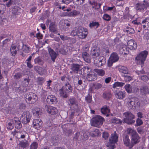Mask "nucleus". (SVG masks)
Returning <instances> with one entry per match:
<instances>
[{"label": "nucleus", "mask_w": 149, "mask_h": 149, "mask_svg": "<svg viewBox=\"0 0 149 149\" xmlns=\"http://www.w3.org/2000/svg\"><path fill=\"white\" fill-rule=\"evenodd\" d=\"M63 87V88H64L65 91H66V93H67L68 94L69 93H72V88L69 83H66L65 85V86Z\"/></svg>", "instance_id": "obj_26"}, {"label": "nucleus", "mask_w": 149, "mask_h": 149, "mask_svg": "<svg viewBox=\"0 0 149 149\" xmlns=\"http://www.w3.org/2000/svg\"><path fill=\"white\" fill-rule=\"evenodd\" d=\"M125 84V83L123 82H115L113 85V88H115L117 86L122 87Z\"/></svg>", "instance_id": "obj_47"}, {"label": "nucleus", "mask_w": 149, "mask_h": 149, "mask_svg": "<svg viewBox=\"0 0 149 149\" xmlns=\"http://www.w3.org/2000/svg\"><path fill=\"white\" fill-rule=\"evenodd\" d=\"M125 116L124 122L128 125H132L134 123L135 116L130 111H127L123 113Z\"/></svg>", "instance_id": "obj_3"}, {"label": "nucleus", "mask_w": 149, "mask_h": 149, "mask_svg": "<svg viewBox=\"0 0 149 149\" xmlns=\"http://www.w3.org/2000/svg\"><path fill=\"white\" fill-rule=\"evenodd\" d=\"M31 119V116L29 111H24L21 117L22 122L24 124H27L29 123Z\"/></svg>", "instance_id": "obj_8"}, {"label": "nucleus", "mask_w": 149, "mask_h": 149, "mask_svg": "<svg viewBox=\"0 0 149 149\" xmlns=\"http://www.w3.org/2000/svg\"><path fill=\"white\" fill-rule=\"evenodd\" d=\"M24 97L26 102L30 104H34L38 100L37 95L32 92L26 93L24 95Z\"/></svg>", "instance_id": "obj_2"}, {"label": "nucleus", "mask_w": 149, "mask_h": 149, "mask_svg": "<svg viewBox=\"0 0 149 149\" xmlns=\"http://www.w3.org/2000/svg\"><path fill=\"white\" fill-rule=\"evenodd\" d=\"M148 87L145 85H143L141 86L140 91L141 94L142 95H146L149 91Z\"/></svg>", "instance_id": "obj_21"}, {"label": "nucleus", "mask_w": 149, "mask_h": 149, "mask_svg": "<svg viewBox=\"0 0 149 149\" xmlns=\"http://www.w3.org/2000/svg\"><path fill=\"white\" fill-rule=\"evenodd\" d=\"M46 101L47 103L50 104H55L57 102L56 97L55 96L52 95H48Z\"/></svg>", "instance_id": "obj_11"}, {"label": "nucleus", "mask_w": 149, "mask_h": 149, "mask_svg": "<svg viewBox=\"0 0 149 149\" xmlns=\"http://www.w3.org/2000/svg\"><path fill=\"white\" fill-rule=\"evenodd\" d=\"M37 80L38 84L41 85H42L45 81V79L42 77H38Z\"/></svg>", "instance_id": "obj_42"}, {"label": "nucleus", "mask_w": 149, "mask_h": 149, "mask_svg": "<svg viewBox=\"0 0 149 149\" xmlns=\"http://www.w3.org/2000/svg\"><path fill=\"white\" fill-rule=\"evenodd\" d=\"M136 125L137 126H139L141 125L143 123V121H142V120L141 119L139 118L137 119V120L136 121Z\"/></svg>", "instance_id": "obj_61"}, {"label": "nucleus", "mask_w": 149, "mask_h": 149, "mask_svg": "<svg viewBox=\"0 0 149 149\" xmlns=\"http://www.w3.org/2000/svg\"><path fill=\"white\" fill-rule=\"evenodd\" d=\"M100 49L96 47H93L92 48L91 50V54L94 58L98 57L100 56Z\"/></svg>", "instance_id": "obj_15"}, {"label": "nucleus", "mask_w": 149, "mask_h": 149, "mask_svg": "<svg viewBox=\"0 0 149 149\" xmlns=\"http://www.w3.org/2000/svg\"><path fill=\"white\" fill-rule=\"evenodd\" d=\"M49 53L53 62L55 61V59L57 57V54L51 48L48 49Z\"/></svg>", "instance_id": "obj_22"}, {"label": "nucleus", "mask_w": 149, "mask_h": 149, "mask_svg": "<svg viewBox=\"0 0 149 149\" xmlns=\"http://www.w3.org/2000/svg\"><path fill=\"white\" fill-rule=\"evenodd\" d=\"M85 100L88 103H91L92 101V96L89 94H88V95L86 97Z\"/></svg>", "instance_id": "obj_62"}, {"label": "nucleus", "mask_w": 149, "mask_h": 149, "mask_svg": "<svg viewBox=\"0 0 149 149\" xmlns=\"http://www.w3.org/2000/svg\"><path fill=\"white\" fill-rule=\"evenodd\" d=\"M139 77L144 82H146L148 80V77L146 75L139 76Z\"/></svg>", "instance_id": "obj_55"}, {"label": "nucleus", "mask_w": 149, "mask_h": 149, "mask_svg": "<svg viewBox=\"0 0 149 149\" xmlns=\"http://www.w3.org/2000/svg\"><path fill=\"white\" fill-rule=\"evenodd\" d=\"M128 47L130 49L135 50L137 47V44L133 40H129L127 43Z\"/></svg>", "instance_id": "obj_13"}, {"label": "nucleus", "mask_w": 149, "mask_h": 149, "mask_svg": "<svg viewBox=\"0 0 149 149\" xmlns=\"http://www.w3.org/2000/svg\"><path fill=\"white\" fill-rule=\"evenodd\" d=\"M111 121L112 123H116L117 124L121 123V122L120 120L116 118H113L111 119Z\"/></svg>", "instance_id": "obj_49"}, {"label": "nucleus", "mask_w": 149, "mask_h": 149, "mask_svg": "<svg viewBox=\"0 0 149 149\" xmlns=\"http://www.w3.org/2000/svg\"><path fill=\"white\" fill-rule=\"evenodd\" d=\"M77 5H79L83 3L84 0H72Z\"/></svg>", "instance_id": "obj_59"}, {"label": "nucleus", "mask_w": 149, "mask_h": 149, "mask_svg": "<svg viewBox=\"0 0 149 149\" xmlns=\"http://www.w3.org/2000/svg\"><path fill=\"white\" fill-rule=\"evenodd\" d=\"M126 48L127 47L125 45H122L119 49V53L120 54H123L124 51L126 49Z\"/></svg>", "instance_id": "obj_51"}, {"label": "nucleus", "mask_w": 149, "mask_h": 149, "mask_svg": "<svg viewBox=\"0 0 149 149\" xmlns=\"http://www.w3.org/2000/svg\"><path fill=\"white\" fill-rule=\"evenodd\" d=\"M34 62L36 64L37 63L40 65H42L44 63L43 61L39 57L36 58L34 60Z\"/></svg>", "instance_id": "obj_40"}, {"label": "nucleus", "mask_w": 149, "mask_h": 149, "mask_svg": "<svg viewBox=\"0 0 149 149\" xmlns=\"http://www.w3.org/2000/svg\"><path fill=\"white\" fill-rule=\"evenodd\" d=\"M56 27L55 22H51L49 27L50 31L52 32L56 33L57 30Z\"/></svg>", "instance_id": "obj_23"}, {"label": "nucleus", "mask_w": 149, "mask_h": 149, "mask_svg": "<svg viewBox=\"0 0 149 149\" xmlns=\"http://www.w3.org/2000/svg\"><path fill=\"white\" fill-rule=\"evenodd\" d=\"M92 71L91 69L88 66L85 67L80 69V73H79L81 75H83L84 76H87Z\"/></svg>", "instance_id": "obj_12"}, {"label": "nucleus", "mask_w": 149, "mask_h": 149, "mask_svg": "<svg viewBox=\"0 0 149 149\" xmlns=\"http://www.w3.org/2000/svg\"><path fill=\"white\" fill-rule=\"evenodd\" d=\"M34 69L36 72L41 75H43L44 72V69L38 66L34 67Z\"/></svg>", "instance_id": "obj_28"}, {"label": "nucleus", "mask_w": 149, "mask_h": 149, "mask_svg": "<svg viewBox=\"0 0 149 149\" xmlns=\"http://www.w3.org/2000/svg\"><path fill=\"white\" fill-rule=\"evenodd\" d=\"M138 102V99L136 97L128 98L127 103L128 107L129 109H135L136 105Z\"/></svg>", "instance_id": "obj_7"}, {"label": "nucleus", "mask_w": 149, "mask_h": 149, "mask_svg": "<svg viewBox=\"0 0 149 149\" xmlns=\"http://www.w3.org/2000/svg\"><path fill=\"white\" fill-rule=\"evenodd\" d=\"M76 99L74 97L70 98L69 100V104H76Z\"/></svg>", "instance_id": "obj_56"}, {"label": "nucleus", "mask_w": 149, "mask_h": 149, "mask_svg": "<svg viewBox=\"0 0 149 149\" xmlns=\"http://www.w3.org/2000/svg\"><path fill=\"white\" fill-rule=\"evenodd\" d=\"M115 95L118 96V98L120 99H123L125 97V93L120 91L116 93Z\"/></svg>", "instance_id": "obj_37"}, {"label": "nucleus", "mask_w": 149, "mask_h": 149, "mask_svg": "<svg viewBox=\"0 0 149 149\" xmlns=\"http://www.w3.org/2000/svg\"><path fill=\"white\" fill-rule=\"evenodd\" d=\"M42 122L41 120H40L39 119H36L33 121V126L36 129L39 130L42 127Z\"/></svg>", "instance_id": "obj_18"}, {"label": "nucleus", "mask_w": 149, "mask_h": 149, "mask_svg": "<svg viewBox=\"0 0 149 149\" xmlns=\"http://www.w3.org/2000/svg\"><path fill=\"white\" fill-rule=\"evenodd\" d=\"M124 77L125 81L126 82H129L132 79V77L130 76L123 74L122 75Z\"/></svg>", "instance_id": "obj_45"}, {"label": "nucleus", "mask_w": 149, "mask_h": 149, "mask_svg": "<svg viewBox=\"0 0 149 149\" xmlns=\"http://www.w3.org/2000/svg\"><path fill=\"white\" fill-rule=\"evenodd\" d=\"M94 63L96 64V65L100 66L104 64L106 62V60L104 56L100 57L99 59L96 58L94 61Z\"/></svg>", "instance_id": "obj_14"}, {"label": "nucleus", "mask_w": 149, "mask_h": 149, "mask_svg": "<svg viewBox=\"0 0 149 149\" xmlns=\"http://www.w3.org/2000/svg\"><path fill=\"white\" fill-rule=\"evenodd\" d=\"M127 132L131 136V146L133 147L140 142L141 137L136 131L132 128H128L127 129Z\"/></svg>", "instance_id": "obj_1"}, {"label": "nucleus", "mask_w": 149, "mask_h": 149, "mask_svg": "<svg viewBox=\"0 0 149 149\" xmlns=\"http://www.w3.org/2000/svg\"><path fill=\"white\" fill-rule=\"evenodd\" d=\"M78 28H75L73 30L71 31V34L74 36H75L77 35L78 36V33H77V32H78Z\"/></svg>", "instance_id": "obj_52"}, {"label": "nucleus", "mask_w": 149, "mask_h": 149, "mask_svg": "<svg viewBox=\"0 0 149 149\" xmlns=\"http://www.w3.org/2000/svg\"><path fill=\"white\" fill-rule=\"evenodd\" d=\"M103 96L104 99L107 100L109 99L111 97V93H104Z\"/></svg>", "instance_id": "obj_50"}, {"label": "nucleus", "mask_w": 149, "mask_h": 149, "mask_svg": "<svg viewBox=\"0 0 149 149\" xmlns=\"http://www.w3.org/2000/svg\"><path fill=\"white\" fill-rule=\"evenodd\" d=\"M102 86L101 84L99 83H94L92 84V88L95 89H98L100 88Z\"/></svg>", "instance_id": "obj_41"}, {"label": "nucleus", "mask_w": 149, "mask_h": 149, "mask_svg": "<svg viewBox=\"0 0 149 149\" xmlns=\"http://www.w3.org/2000/svg\"><path fill=\"white\" fill-rule=\"evenodd\" d=\"M17 49L16 46L13 45H12L10 48V51L13 56H14L17 54Z\"/></svg>", "instance_id": "obj_34"}, {"label": "nucleus", "mask_w": 149, "mask_h": 149, "mask_svg": "<svg viewBox=\"0 0 149 149\" xmlns=\"http://www.w3.org/2000/svg\"><path fill=\"white\" fill-rule=\"evenodd\" d=\"M86 79L88 81H95L97 79V75L94 72L92 71L86 77Z\"/></svg>", "instance_id": "obj_16"}, {"label": "nucleus", "mask_w": 149, "mask_h": 149, "mask_svg": "<svg viewBox=\"0 0 149 149\" xmlns=\"http://www.w3.org/2000/svg\"><path fill=\"white\" fill-rule=\"evenodd\" d=\"M137 131L139 134H143L144 133V131L141 127H139L137 128Z\"/></svg>", "instance_id": "obj_64"}, {"label": "nucleus", "mask_w": 149, "mask_h": 149, "mask_svg": "<svg viewBox=\"0 0 149 149\" xmlns=\"http://www.w3.org/2000/svg\"><path fill=\"white\" fill-rule=\"evenodd\" d=\"M38 147V144L36 142H33L30 146V149H36Z\"/></svg>", "instance_id": "obj_60"}, {"label": "nucleus", "mask_w": 149, "mask_h": 149, "mask_svg": "<svg viewBox=\"0 0 149 149\" xmlns=\"http://www.w3.org/2000/svg\"><path fill=\"white\" fill-rule=\"evenodd\" d=\"M63 88L64 87H62L59 90V95L61 97L64 98H66L68 97V94L67 93H66V91H65V89Z\"/></svg>", "instance_id": "obj_25"}, {"label": "nucleus", "mask_w": 149, "mask_h": 149, "mask_svg": "<svg viewBox=\"0 0 149 149\" xmlns=\"http://www.w3.org/2000/svg\"><path fill=\"white\" fill-rule=\"evenodd\" d=\"M18 4L17 0H10L8 3H7L5 5L8 7H9L12 5H16Z\"/></svg>", "instance_id": "obj_32"}, {"label": "nucleus", "mask_w": 149, "mask_h": 149, "mask_svg": "<svg viewBox=\"0 0 149 149\" xmlns=\"http://www.w3.org/2000/svg\"><path fill=\"white\" fill-rule=\"evenodd\" d=\"M52 141L53 145H56L59 141L58 138L57 136H54L52 138Z\"/></svg>", "instance_id": "obj_44"}, {"label": "nucleus", "mask_w": 149, "mask_h": 149, "mask_svg": "<svg viewBox=\"0 0 149 149\" xmlns=\"http://www.w3.org/2000/svg\"><path fill=\"white\" fill-rule=\"evenodd\" d=\"M102 52L103 55H107L108 53H109V48L107 47H104L102 49Z\"/></svg>", "instance_id": "obj_46"}, {"label": "nucleus", "mask_w": 149, "mask_h": 149, "mask_svg": "<svg viewBox=\"0 0 149 149\" xmlns=\"http://www.w3.org/2000/svg\"><path fill=\"white\" fill-rule=\"evenodd\" d=\"M10 59H8V58H3L2 60V64L4 65H6L8 63H10L11 62L10 60Z\"/></svg>", "instance_id": "obj_48"}, {"label": "nucleus", "mask_w": 149, "mask_h": 149, "mask_svg": "<svg viewBox=\"0 0 149 149\" xmlns=\"http://www.w3.org/2000/svg\"><path fill=\"white\" fill-rule=\"evenodd\" d=\"M104 120V118L98 115H96L91 119L92 125L99 127L102 125Z\"/></svg>", "instance_id": "obj_4"}, {"label": "nucleus", "mask_w": 149, "mask_h": 149, "mask_svg": "<svg viewBox=\"0 0 149 149\" xmlns=\"http://www.w3.org/2000/svg\"><path fill=\"white\" fill-rule=\"evenodd\" d=\"M75 106L76 107V108H75V109H74V111H72L71 112L70 114V117L71 118H73L74 116V114H75V113L74 111L75 110L77 112L78 111V109H77V105L76 104L75 105Z\"/></svg>", "instance_id": "obj_58"}, {"label": "nucleus", "mask_w": 149, "mask_h": 149, "mask_svg": "<svg viewBox=\"0 0 149 149\" xmlns=\"http://www.w3.org/2000/svg\"><path fill=\"white\" fill-rule=\"evenodd\" d=\"M148 6V4L147 3H137L135 6L136 9L137 10L143 11L145 9H146Z\"/></svg>", "instance_id": "obj_17"}, {"label": "nucleus", "mask_w": 149, "mask_h": 149, "mask_svg": "<svg viewBox=\"0 0 149 149\" xmlns=\"http://www.w3.org/2000/svg\"><path fill=\"white\" fill-rule=\"evenodd\" d=\"M125 88L126 91L129 93H136L139 91V89L137 87L129 84H126Z\"/></svg>", "instance_id": "obj_9"}, {"label": "nucleus", "mask_w": 149, "mask_h": 149, "mask_svg": "<svg viewBox=\"0 0 149 149\" xmlns=\"http://www.w3.org/2000/svg\"><path fill=\"white\" fill-rule=\"evenodd\" d=\"M101 134V133L98 129H96L90 133L91 135L93 137L98 136Z\"/></svg>", "instance_id": "obj_30"}, {"label": "nucleus", "mask_w": 149, "mask_h": 149, "mask_svg": "<svg viewBox=\"0 0 149 149\" xmlns=\"http://www.w3.org/2000/svg\"><path fill=\"white\" fill-rule=\"evenodd\" d=\"M119 71L121 73L124 74H127L128 73V71L126 67L123 66H120L119 68Z\"/></svg>", "instance_id": "obj_35"}, {"label": "nucleus", "mask_w": 149, "mask_h": 149, "mask_svg": "<svg viewBox=\"0 0 149 149\" xmlns=\"http://www.w3.org/2000/svg\"><path fill=\"white\" fill-rule=\"evenodd\" d=\"M123 141L124 144L127 146L129 147V148L131 149L132 146H131V141H130L129 137L127 135H126L123 137Z\"/></svg>", "instance_id": "obj_20"}, {"label": "nucleus", "mask_w": 149, "mask_h": 149, "mask_svg": "<svg viewBox=\"0 0 149 149\" xmlns=\"http://www.w3.org/2000/svg\"><path fill=\"white\" fill-rule=\"evenodd\" d=\"M33 115L36 116V117H38L39 116V115L41 113V112L40 110L36 111L35 110H33Z\"/></svg>", "instance_id": "obj_57"}, {"label": "nucleus", "mask_w": 149, "mask_h": 149, "mask_svg": "<svg viewBox=\"0 0 149 149\" xmlns=\"http://www.w3.org/2000/svg\"><path fill=\"white\" fill-rule=\"evenodd\" d=\"M78 37L81 39H83L85 38L86 36V33H84V28L81 27H78Z\"/></svg>", "instance_id": "obj_19"}, {"label": "nucleus", "mask_w": 149, "mask_h": 149, "mask_svg": "<svg viewBox=\"0 0 149 149\" xmlns=\"http://www.w3.org/2000/svg\"><path fill=\"white\" fill-rule=\"evenodd\" d=\"M93 71L100 76H103L105 74L104 71L102 69H95L93 70Z\"/></svg>", "instance_id": "obj_36"}, {"label": "nucleus", "mask_w": 149, "mask_h": 149, "mask_svg": "<svg viewBox=\"0 0 149 149\" xmlns=\"http://www.w3.org/2000/svg\"><path fill=\"white\" fill-rule=\"evenodd\" d=\"M110 58L112 61L115 62L118 61L119 57L116 53L113 52L110 56Z\"/></svg>", "instance_id": "obj_27"}, {"label": "nucleus", "mask_w": 149, "mask_h": 149, "mask_svg": "<svg viewBox=\"0 0 149 149\" xmlns=\"http://www.w3.org/2000/svg\"><path fill=\"white\" fill-rule=\"evenodd\" d=\"M47 112L52 115H54L56 114L57 112L56 108L52 106H49L47 110Z\"/></svg>", "instance_id": "obj_24"}, {"label": "nucleus", "mask_w": 149, "mask_h": 149, "mask_svg": "<svg viewBox=\"0 0 149 149\" xmlns=\"http://www.w3.org/2000/svg\"><path fill=\"white\" fill-rule=\"evenodd\" d=\"M109 107L106 105H104L101 108V112L103 114H106L109 112Z\"/></svg>", "instance_id": "obj_38"}, {"label": "nucleus", "mask_w": 149, "mask_h": 149, "mask_svg": "<svg viewBox=\"0 0 149 149\" xmlns=\"http://www.w3.org/2000/svg\"><path fill=\"white\" fill-rule=\"evenodd\" d=\"M103 18L105 20L109 21L111 19V17L110 16L107 14H104L103 17Z\"/></svg>", "instance_id": "obj_63"}, {"label": "nucleus", "mask_w": 149, "mask_h": 149, "mask_svg": "<svg viewBox=\"0 0 149 149\" xmlns=\"http://www.w3.org/2000/svg\"><path fill=\"white\" fill-rule=\"evenodd\" d=\"M80 65L77 64L73 63L71 65L70 69L72 70L70 73H73L74 74H78V72L80 71Z\"/></svg>", "instance_id": "obj_10"}, {"label": "nucleus", "mask_w": 149, "mask_h": 149, "mask_svg": "<svg viewBox=\"0 0 149 149\" xmlns=\"http://www.w3.org/2000/svg\"><path fill=\"white\" fill-rule=\"evenodd\" d=\"M148 54V52L145 50L142 52L135 57L136 63L139 64H143Z\"/></svg>", "instance_id": "obj_5"}, {"label": "nucleus", "mask_w": 149, "mask_h": 149, "mask_svg": "<svg viewBox=\"0 0 149 149\" xmlns=\"http://www.w3.org/2000/svg\"><path fill=\"white\" fill-rule=\"evenodd\" d=\"M100 26V24L98 22H92V23H90L89 24V26L91 28L93 27H96V28H97Z\"/></svg>", "instance_id": "obj_43"}, {"label": "nucleus", "mask_w": 149, "mask_h": 149, "mask_svg": "<svg viewBox=\"0 0 149 149\" xmlns=\"http://www.w3.org/2000/svg\"><path fill=\"white\" fill-rule=\"evenodd\" d=\"M82 58L86 62L89 63L91 62L90 57L89 54L86 52L82 53Z\"/></svg>", "instance_id": "obj_29"}, {"label": "nucleus", "mask_w": 149, "mask_h": 149, "mask_svg": "<svg viewBox=\"0 0 149 149\" xmlns=\"http://www.w3.org/2000/svg\"><path fill=\"white\" fill-rule=\"evenodd\" d=\"M19 145L21 148H26L29 146L28 142L27 141H21L19 143Z\"/></svg>", "instance_id": "obj_39"}, {"label": "nucleus", "mask_w": 149, "mask_h": 149, "mask_svg": "<svg viewBox=\"0 0 149 149\" xmlns=\"http://www.w3.org/2000/svg\"><path fill=\"white\" fill-rule=\"evenodd\" d=\"M118 136L116 131L113 133L112 134L111 136L109 139L107 145L109 147V149H114L115 146V143L118 141Z\"/></svg>", "instance_id": "obj_6"}, {"label": "nucleus", "mask_w": 149, "mask_h": 149, "mask_svg": "<svg viewBox=\"0 0 149 149\" xmlns=\"http://www.w3.org/2000/svg\"><path fill=\"white\" fill-rule=\"evenodd\" d=\"M23 51L25 53H28L29 52V47L27 45H23L22 48Z\"/></svg>", "instance_id": "obj_54"}, {"label": "nucleus", "mask_w": 149, "mask_h": 149, "mask_svg": "<svg viewBox=\"0 0 149 149\" xmlns=\"http://www.w3.org/2000/svg\"><path fill=\"white\" fill-rule=\"evenodd\" d=\"M21 8L18 6H15L12 10V13L14 15H18L20 13Z\"/></svg>", "instance_id": "obj_33"}, {"label": "nucleus", "mask_w": 149, "mask_h": 149, "mask_svg": "<svg viewBox=\"0 0 149 149\" xmlns=\"http://www.w3.org/2000/svg\"><path fill=\"white\" fill-rule=\"evenodd\" d=\"M80 140H86L88 136V135L86 134L85 131L82 130L80 132Z\"/></svg>", "instance_id": "obj_31"}, {"label": "nucleus", "mask_w": 149, "mask_h": 149, "mask_svg": "<svg viewBox=\"0 0 149 149\" xmlns=\"http://www.w3.org/2000/svg\"><path fill=\"white\" fill-rule=\"evenodd\" d=\"M22 74L21 72H17L14 75V78L16 79H19L22 77Z\"/></svg>", "instance_id": "obj_53"}]
</instances>
